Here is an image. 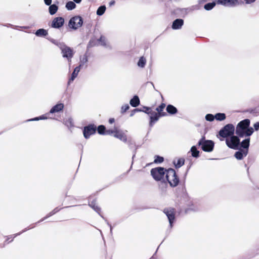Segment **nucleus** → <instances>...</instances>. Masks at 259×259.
I'll list each match as a JSON object with an SVG mask.
<instances>
[{
  "mask_svg": "<svg viewBox=\"0 0 259 259\" xmlns=\"http://www.w3.org/2000/svg\"><path fill=\"white\" fill-rule=\"evenodd\" d=\"M250 120L244 119L239 122L236 128V134L239 137H249L253 133V129L249 127Z\"/></svg>",
  "mask_w": 259,
  "mask_h": 259,
  "instance_id": "nucleus-1",
  "label": "nucleus"
},
{
  "mask_svg": "<svg viewBox=\"0 0 259 259\" xmlns=\"http://www.w3.org/2000/svg\"><path fill=\"white\" fill-rule=\"evenodd\" d=\"M59 48L61 51V53L63 58H66L67 60L69 65L70 66L71 62V59L73 57L74 52L72 49L67 46L65 44H58Z\"/></svg>",
  "mask_w": 259,
  "mask_h": 259,
  "instance_id": "nucleus-2",
  "label": "nucleus"
},
{
  "mask_svg": "<svg viewBox=\"0 0 259 259\" xmlns=\"http://www.w3.org/2000/svg\"><path fill=\"white\" fill-rule=\"evenodd\" d=\"M166 178L170 186L175 187L179 183V179L176 171L172 168H169L166 170Z\"/></svg>",
  "mask_w": 259,
  "mask_h": 259,
  "instance_id": "nucleus-3",
  "label": "nucleus"
},
{
  "mask_svg": "<svg viewBox=\"0 0 259 259\" xmlns=\"http://www.w3.org/2000/svg\"><path fill=\"white\" fill-rule=\"evenodd\" d=\"M235 127L232 124H228L224 126L219 132V136L222 138H227L233 135L234 133Z\"/></svg>",
  "mask_w": 259,
  "mask_h": 259,
  "instance_id": "nucleus-4",
  "label": "nucleus"
},
{
  "mask_svg": "<svg viewBox=\"0 0 259 259\" xmlns=\"http://www.w3.org/2000/svg\"><path fill=\"white\" fill-rule=\"evenodd\" d=\"M198 145L201 146L202 150L208 152H211L214 148L213 142L211 140H205L204 136L199 141Z\"/></svg>",
  "mask_w": 259,
  "mask_h": 259,
  "instance_id": "nucleus-5",
  "label": "nucleus"
},
{
  "mask_svg": "<svg viewBox=\"0 0 259 259\" xmlns=\"http://www.w3.org/2000/svg\"><path fill=\"white\" fill-rule=\"evenodd\" d=\"M226 143L228 147L231 149H240V139L239 137L233 135L226 139Z\"/></svg>",
  "mask_w": 259,
  "mask_h": 259,
  "instance_id": "nucleus-6",
  "label": "nucleus"
},
{
  "mask_svg": "<svg viewBox=\"0 0 259 259\" xmlns=\"http://www.w3.org/2000/svg\"><path fill=\"white\" fill-rule=\"evenodd\" d=\"M166 170L163 167H157L152 168L150 172L153 179L158 181L163 179L164 175L166 174Z\"/></svg>",
  "mask_w": 259,
  "mask_h": 259,
  "instance_id": "nucleus-7",
  "label": "nucleus"
},
{
  "mask_svg": "<svg viewBox=\"0 0 259 259\" xmlns=\"http://www.w3.org/2000/svg\"><path fill=\"white\" fill-rule=\"evenodd\" d=\"M83 24V19L79 16H75L72 17L69 21L68 26L71 29L76 30L82 26Z\"/></svg>",
  "mask_w": 259,
  "mask_h": 259,
  "instance_id": "nucleus-8",
  "label": "nucleus"
},
{
  "mask_svg": "<svg viewBox=\"0 0 259 259\" xmlns=\"http://www.w3.org/2000/svg\"><path fill=\"white\" fill-rule=\"evenodd\" d=\"M163 212L166 215L169 221L170 227L171 228L175 220V210L171 207L165 208Z\"/></svg>",
  "mask_w": 259,
  "mask_h": 259,
  "instance_id": "nucleus-9",
  "label": "nucleus"
},
{
  "mask_svg": "<svg viewBox=\"0 0 259 259\" xmlns=\"http://www.w3.org/2000/svg\"><path fill=\"white\" fill-rule=\"evenodd\" d=\"M96 131V126L94 124H90L84 127L83 134L85 139H88L90 137L94 134Z\"/></svg>",
  "mask_w": 259,
  "mask_h": 259,
  "instance_id": "nucleus-10",
  "label": "nucleus"
},
{
  "mask_svg": "<svg viewBox=\"0 0 259 259\" xmlns=\"http://www.w3.org/2000/svg\"><path fill=\"white\" fill-rule=\"evenodd\" d=\"M217 3L226 7H234L239 5V0H217Z\"/></svg>",
  "mask_w": 259,
  "mask_h": 259,
  "instance_id": "nucleus-11",
  "label": "nucleus"
},
{
  "mask_svg": "<svg viewBox=\"0 0 259 259\" xmlns=\"http://www.w3.org/2000/svg\"><path fill=\"white\" fill-rule=\"evenodd\" d=\"M64 19L62 17H57L53 19L51 27L54 28L59 29L63 26Z\"/></svg>",
  "mask_w": 259,
  "mask_h": 259,
  "instance_id": "nucleus-12",
  "label": "nucleus"
},
{
  "mask_svg": "<svg viewBox=\"0 0 259 259\" xmlns=\"http://www.w3.org/2000/svg\"><path fill=\"white\" fill-rule=\"evenodd\" d=\"M194 9L191 8H178L176 9L175 13L178 17H185L188 13Z\"/></svg>",
  "mask_w": 259,
  "mask_h": 259,
  "instance_id": "nucleus-13",
  "label": "nucleus"
},
{
  "mask_svg": "<svg viewBox=\"0 0 259 259\" xmlns=\"http://www.w3.org/2000/svg\"><path fill=\"white\" fill-rule=\"evenodd\" d=\"M184 25V20L182 19H177L172 22L171 28L174 30L180 29Z\"/></svg>",
  "mask_w": 259,
  "mask_h": 259,
  "instance_id": "nucleus-14",
  "label": "nucleus"
},
{
  "mask_svg": "<svg viewBox=\"0 0 259 259\" xmlns=\"http://www.w3.org/2000/svg\"><path fill=\"white\" fill-rule=\"evenodd\" d=\"M239 151L235 152V157L238 160H242L244 157L246 156L248 152L247 150L238 149Z\"/></svg>",
  "mask_w": 259,
  "mask_h": 259,
  "instance_id": "nucleus-15",
  "label": "nucleus"
},
{
  "mask_svg": "<svg viewBox=\"0 0 259 259\" xmlns=\"http://www.w3.org/2000/svg\"><path fill=\"white\" fill-rule=\"evenodd\" d=\"M150 114H151V115L150 117V123H149V125H150V126H152L153 125V124L155 122L158 121L159 117H161V116H160L159 114H158L157 113L155 112H152V111H151V112Z\"/></svg>",
  "mask_w": 259,
  "mask_h": 259,
  "instance_id": "nucleus-16",
  "label": "nucleus"
},
{
  "mask_svg": "<svg viewBox=\"0 0 259 259\" xmlns=\"http://www.w3.org/2000/svg\"><path fill=\"white\" fill-rule=\"evenodd\" d=\"M250 145V138H248L244 140H243L241 142H240V149L242 148L243 150H247V152H248V149Z\"/></svg>",
  "mask_w": 259,
  "mask_h": 259,
  "instance_id": "nucleus-17",
  "label": "nucleus"
},
{
  "mask_svg": "<svg viewBox=\"0 0 259 259\" xmlns=\"http://www.w3.org/2000/svg\"><path fill=\"white\" fill-rule=\"evenodd\" d=\"M64 108V104L62 103H59L53 106L50 111V113H54L59 112L62 111Z\"/></svg>",
  "mask_w": 259,
  "mask_h": 259,
  "instance_id": "nucleus-18",
  "label": "nucleus"
},
{
  "mask_svg": "<svg viewBox=\"0 0 259 259\" xmlns=\"http://www.w3.org/2000/svg\"><path fill=\"white\" fill-rule=\"evenodd\" d=\"M80 69V66H77L74 69L73 72L71 74V77L69 78L68 84H69L71 82L73 81L74 79L77 77L78 72Z\"/></svg>",
  "mask_w": 259,
  "mask_h": 259,
  "instance_id": "nucleus-19",
  "label": "nucleus"
},
{
  "mask_svg": "<svg viewBox=\"0 0 259 259\" xmlns=\"http://www.w3.org/2000/svg\"><path fill=\"white\" fill-rule=\"evenodd\" d=\"M61 208H59V207H56L52 211L49 212L45 217L41 219L40 221H39L38 222L36 223V224L41 222L44 221V220H45L46 219H47V218L52 216L53 215L55 214V213H56L57 212L61 210Z\"/></svg>",
  "mask_w": 259,
  "mask_h": 259,
  "instance_id": "nucleus-20",
  "label": "nucleus"
},
{
  "mask_svg": "<svg viewBox=\"0 0 259 259\" xmlns=\"http://www.w3.org/2000/svg\"><path fill=\"white\" fill-rule=\"evenodd\" d=\"M140 99L138 96H134L130 100V103L132 107H136L140 104Z\"/></svg>",
  "mask_w": 259,
  "mask_h": 259,
  "instance_id": "nucleus-21",
  "label": "nucleus"
},
{
  "mask_svg": "<svg viewBox=\"0 0 259 259\" xmlns=\"http://www.w3.org/2000/svg\"><path fill=\"white\" fill-rule=\"evenodd\" d=\"M165 107L164 103H161L158 107L156 108V110L157 111V113L161 116H164L166 115L165 112H162L164 108Z\"/></svg>",
  "mask_w": 259,
  "mask_h": 259,
  "instance_id": "nucleus-22",
  "label": "nucleus"
},
{
  "mask_svg": "<svg viewBox=\"0 0 259 259\" xmlns=\"http://www.w3.org/2000/svg\"><path fill=\"white\" fill-rule=\"evenodd\" d=\"M114 136L124 142L127 140L126 136L119 131H116L115 133L114 134Z\"/></svg>",
  "mask_w": 259,
  "mask_h": 259,
  "instance_id": "nucleus-23",
  "label": "nucleus"
},
{
  "mask_svg": "<svg viewBox=\"0 0 259 259\" xmlns=\"http://www.w3.org/2000/svg\"><path fill=\"white\" fill-rule=\"evenodd\" d=\"M58 10V6L56 4H53L49 6V12L51 15L55 14Z\"/></svg>",
  "mask_w": 259,
  "mask_h": 259,
  "instance_id": "nucleus-24",
  "label": "nucleus"
},
{
  "mask_svg": "<svg viewBox=\"0 0 259 259\" xmlns=\"http://www.w3.org/2000/svg\"><path fill=\"white\" fill-rule=\"evenodd\" d=\"M48 31L46 29H44L43 28L39 29L37 30L35 32V34L37 36L39 37H44L48 35Z\"/></svg>",
  "mask_w": 259,
  "mask_h": 259,
  "instance_id": "nucleus-25",
  "label": "nucleus"
},
{
  "mask_svg": "<svg viewBox=\"0 0 259 259\" xmlns=\"http://www.w3.org/2000/svg\"><path fill=\"white\" fill-rule=\"evenodd\" d=\"M166 111L170 114H175L178 112L177 109L172 105H168L166 107Z\"/></svg>",
  "mask_w": 259,
  "mask_h": 259,
  "instance_id": "nucleus-26",
  "label": "nucleus"
},
{
  "mask_svg": "<svg viewBox=\"0 0 259 259\" xmlns=\"http://www.w3.org/2000/svg\"><path fill=\"white\" fill-rule=\"evenodd\" d=\"M190 151L191 152V155L193 157L197 158L199 156V151L197 150L195 146H193L191 147Z\"/></svg>",
  "mask_w": 259,
  "mask_h": 259,
  "instance_id": "nucleus-27",
  "label": "nucleus"
},
{
  "mask_svg": "<svg viewBox=\"0 0 259 259\" xmlns=\"http://www.w3.org/2000/svg\"><path fill=\"white\" fill-rule=\"evenodd\" d=\"M89 205L91 207H92L95 211H96L98 214H99L102 218H103L100 214L101 209L96 204L95 201H92L89 203Z\"/></svg>",
  "mask_w": 259,
  "mask_h": 259,
  "instance_id": "nucleus-28",
  "label": "nucleus"
},
{
  "mask_svg": "<svg viewBox=\"0 0 259 259\" xmlns=\"http://www.w3.org/2000/svg\"><path fill=\"white\" fill-rule=\"evenodd\" d=\"M214 117L217 120L221 121L224 120L226 119V116L225 113H218L215 114Z\"/></svg>",
  "mask_w": 259,
  "mask_h": 259,
  "instance_id": "nucleus-29",
  "label": "nucleus"
},
{
  "mask_svg": "<svg viewBox=\"0 0 259 259\" xmlns=\"http://www.w3.org/2000/svg\"><path fill=\"white\" fill-rule=\"evenodd\" d=\"M185 159L183 158H180L178 159L177 161H174V164L176 168H180L184 164Z\"/></svg>",
  "mask_w": 259,
  "mask_h": 259,
  "instance_id": "nucleus-30",
  "label": "nucleus"
},
{
  "mask_svg": "<svg viewBox=\"0 0 259 259\" xmlns=\"http://www.w3.org/2000/svg\"><path fill=\"white\" fill-rule=\"evenodd\" d=\"M88 56L85 54L80 58V62L78 66H80V68H81V67H82L83 65L88 62Z\"/></svg>",
  "mask_w": 259,
  "mask_h": 259,
  "instance_id": "nucleus-31",
  "label": "nucleus"
},
{
  "mask_svg": "<svg viewBox=\"0 0 259 259\" xmlns=\"http://www.w3.org/2000/svg\"><path fill=\"white\" fill-rule=\"evenodd\" d=\"M106 9L105 5L101 6L99 7L96 12V14L98 16H102L104 14Z\"/></svg>",
  "mask_w": 259,
  "mask_h": 259,
  "instance_id": "nucleus-32",
  "label": "nucleus"
},
{
  "mask_svg": "<svg viewBox=\"0 0 259 259\" xmlns=\"http://www.w3.org/2000/svg\"><path fill=\"white\" fill-rule=\"evenodd\" d=\"M138 109V112H143L145 113H147L148 114H150L151 112V110L150 107H146V106H143L142 107L140 108H137Z\"/></svg>",
  "mask_w": 259,
  "mask_h": 259,
  "instance_id": "nucleus-33",
  "label": "nucleus"
},
{
  "mask_svg": "<svg viewBox=\"0 0 259 259\" xmlns=\"http://www.w3.org/2000/svg\"><path fill=\"white\" fill-rule=\"evenodd\" d=\"M65 7L68 10H72L75 8L76 5L74 2L69 1L66 4Z\"/></svg>",
  "mask_w": 259,
  "mask_h": 259,
  "instance_id": "nucleus-34",
  "label": "nucleus"
},
{
  "mask_svg": "<svg viewBox=\"0 0 259 259\" xmlns=\"http://www.w3.org/2000/svg\"><path fill=\"white\" fill-rule=\"evenodd\" d=\"M215 5L216 4L215 2L209 3L204 5V8L207 11H209L212 10Z\"/></svg>",
  "mask_w": 259,
  "mask_h": 259,
  "instance_id": "nucleus-35",
  "label": "nucleus"
},
{
  "mask_svg": "<svg viewBox=\"0 0 259 259\" xmlns=\"http://www.w3.org/2000/svg\"><path fill=\"white\" fill-rule=\"evenodd\" d=\"M146 63V59L144 57H141L138 62V65L140 67L143 68L145 66Z\"/></svg>",
  "mask_w": 259,
  "mask_h": 259,
  "instance_id": "nucleus-36",
  "label": "nucleus"
},
{
  "mask_svg": "<svg viewBox=\"0 0 259 259\" xmlns=\"http://www.w3.org/2000/svg\"><path fill=\"white\" fill-rule=\"evenodd\" d=\"M64 124L68 128H71L74 126L72 119L71 118H69L64 120Z\"/></svg>",
  "mask_w": 259,
  "mask_h": 259,
  "instance_id": "nucleus-37",
  "label": "nucleus"
},
{
  "mask_svg": "<svg viewBox=\"0 0 259 259\" xmlns=\"http://www.w3.org/2000/svg\"><path fill=\"white\" fill-rule=\"evenodd\" d=\"M105 127L104 125H100L98 127V132L100 135H104L105 133Z\"/></svg>",
  "mask_w": 259,
  "mask_h": 259,
  "instance_id": "nucleus-38",
  "label": "nucleus"
},
{
  "mask_svg": "<svg viewBox=\"0 0 259 259\" xmlns=\"http://www.w3.org/2000/svg\"><path fill=\"white\" fill-rule=\"evenodd\" d=\"M205 119L208 121H213L215 119L214 115L212 114H207L205 116Z\"/></svg>",
  "mask_w": 259,
  "mask_h": 259,
  "instance_id": "nucleus-39",
  "label": "nucleus"
},
{
  "mask_svg": "<svg viewBox=\"0 0 259 259\" xmlns=\"http://www.w3.org/2000/svg\"><path fill=\"white\" fill-rule=\"evenodd\" d=\"M47 118V117L45 115H43L40 116L39 117H35L32 119H29V120H28V121H37V120H39L46 119Z\"/></svg>",
  "mask_w": 259,
  "mask_h": 259,
  "instance_id": "nucleus-40",
  "label": "nucleus"
},
{
  "mask_svg": "<svg viewBox=\"0 0 259 259\" xmlns=\"http://www.w3.org/2000/svg\"><path fill=\"white\" fill-rule=\"evenodd\" d=\"M164 158L162 157H161L160 156H156L155 158L154 159V162L158 163H161L163 161Z\"/></svg>",
  "mask_w": 259,
  "mask_h": 259,
  "instance_id": "nucleus-41",
  "label": "nucleus"
},
{
  "mask_svg": "<svg viewBox=\"0 0 259 259\" xmlns=\"http://www.w3.org/2000/svg\"><path fill=\"white\" fill-rule=\"evenodd\" d=\"M130 108V106L128 104H125L123 105L121 108V113L122 114L125 113L128 109Z\"/></svg>",
  "mask_w": 259,
  "mask_h": 259,
  "instance_id": "nucleus-42",
  "label": "nucleus"
},
{
  "mask_svg": "<svg viewBox=\"0 0 259 259\" xmlns=\"http://www.w3.org/2000/svg\"><path fill=\"white\" fill-rule=\"evenodd\" d=\"M98 41L101 42V45L103 46H106V38L103 36H101L100 38L98 39Z\"/></svg>",
  "mask_w": 259,
  "mask_h": 259,
  "instance_id": "nucleus-43",
  "label": "nucleus"
},
{
  "mask_svg": "<svg viewBox=\"0 0 259 259\" xmlns=\"http://www.w3.org/2000/svg\"><path fill=\"white\" fill-rule=\"evenodd\" d=\"M34 226H32V227H30V228H25V229L24 230H23L22 232H20V233H17V234H14V237H13V238L16 237V236H17L18 235H20L21 233H23V232H25V231H26L28 230H29V229H30L33 228H34Z\"/></svg>",
  "mask_w": 259,
  "mask_h": 259,
  "instance_id": "nucleus-44",
  "label": "nucleus"
},
{
  "mask_svg": "<svg viewBox=\"0 0 259 259\" xmlns=\"http://www.w3.org/2000/svg\"><path fill=\"white\" fill-rule=\"evenodd\" d=\"M51 41L54 44L56 45V46H57L58 47H59V45L58 44H63L64 43H62V42H59L58 41H57V40L54 39H51Z\"/></svg>",
  "mask_w": 259,
  "mask_h": 259,
  "instance_id": "nucleus-45",
  "label": "nucleus"
},
{
  "mask_svg": "<svg viewBox=\"0 0 259 259\" xmlns=\"http://www.w3.org/2000/svg\"><path fill=\"white\" fill-rule=\"evenodd\" d=\"M116 131H114L113 130H106L105 131V134H106V135H111V134H112L113 133H115Z\"/></svg>",
  "mask_w": 259,
  "mask_h": 259,
  "instance_id": "nucleus-46",
  "label": "nucleus"
},
{
  "mask_svg": "<svg viewBox=\"0 0 259 259\" xmlns=\"http://www.w3.org/2000/svg\"><path fill=\"white\" fill-rule=\"evenodd\" d=\"M138 109L137 108L136 109H135L134 110H133L132 111H131V113L130 114V116L131 117H132L134 115V114L136 113V112H138Z\"/></svg>",
  "mask_w": 259,
  "mask_h": 259,
  "instance_id": "nucleus-47",
  "label": "nucleus"
},
{
  "mask_svg": "<svg viewBox=\"0 0 259 259\" xmlns=\"http://www.w3.org/2000/svg\"><path fill=\"white\" fill-rule=\"evenodd\" d=\"M253 127L255 131H258L259 129V121L254 124Z\"/></svg>",
  "mask_w": 259,
  "mask_h": 259,
  "instance_id": "nucleus-48",
  "label": "nucleus"
},
{
  "mask_svg": "<svg viewBox=\"0 0 259 259\" xmlns=\"http://www.w3.org/2000/svg\"><path fill=\"white\" fill-rule=\"evenodd\" d=\"M52 0H44V3L47 6H50L51 5Z\"/></svg>",
  "mask_w": 259,
  "mask_h": 259,
  "instance_id": "nucleus-49",
  "label": "nucleus"
},
{
  "mask_svg": "<svg viewBox=\"0 0 259 259\" xmlns=\"http://www.w3.org/2000/svg\"><path fill=\"white\" fill-rule=\"evenodd\" d=\"M247 4H250L254 3L256 0H244Z\"/></svg>",
  "mask_w": 259,
  "mask_h": 259,
  "instance_id": "nucleus-50",
  "label": "nucleus"
},
{
  "mask_svg": "<svg viewBox=\"0 0 259 259\" xmlns=\"http://www.w3.org/2000/svg\"><path fill=\"white\" fill-rule=\"evenodd\" d=\"M107 224L110 227V233L112 234L113 228H112L111 225L108 222H107Z\"/></svg>",
  "mask_w": 259,
  "mask_h": 259,
  "instance_id": "nucleus-51",
  "label": "nucleus"
},
{
  "mask_svg": "<svg viewBox=\"0 0 259 259\" xmlns=\"http://www.w3.org/2000/svg\"><path fill=\"white\" fill-rule=\"evenodd\" d=\"M115 2L114 1H111L109 2V5L110 7H112V6L115 5Z\"/></svg>",
  "mask_w": 259,
  "mask_h": 259,
  "instance_id": "nucleus-52",
  "label": "nucleus"
},
{
  "mask_svg": "<svg viewBox=\"0 0 259 259\" xmlns=\"http://www.w3.org/2000/svg\"><path fill=\"white\" fill-rule=\"evenodd\" d=\"M114 121H115V120H114V118H110L109 120V122L110 124L113 123V122H114Z\"/></svg>",
  "mask_w": 259,
  "mask_h": 259,
  "instance_id": "nucleus-53",
  "label": "nucleus"
},
{
  "mask_svg": "<svg viewBox=\"0 0 259 259\" xmlns=\"http://www.w3.org/2000/svg\"><path fill=\"white\" fill-rule=\"evenodd\" d=\"M77 4H79L81 2V0H73Z\"/></svg>",
  "mask_w": 259,
  "mask_h": 259,
  "instance_id": "nucleus-54",
  "label": "nucleus"
},
{
  "mask_svg": "<svg viewBox=\"0 0 259 259\" xmlns=\"http://www.w3.org/2000/svg\"><path fill=\"white\" fill-rule=\"evenodd\" d=\"M13 237H14V236H13V237H12V236H11L10 237H8V239H9V240H10V238H12V240L10 241H12L13 240V239L14 238H13Z\"/></svg>",
  "mask_w": 259,
  "mask_h": 259,
  "instance_id": "nucleus-55",
  "label": "nucleus"
},
{
  "mask_svg": "<svg viewBox=\"0 0 259 259\" xmlns=\"http://www.w3.org/2000/svg\"><path fill=\"white\" fill-rule=\"evenodd\" d=\"M254 110H255L251 109V110H249V112L250 113H254L255 112Z\"/></svg>",
  "mask_w": 259,
  "mask_h": 259,
  "instance_id": "nucleus-56",
  "label": "nucleus"
},
{
  "mask_svg": "<svg viewBox=\"0 0 259 259\" xmlns=\"http://www.w3.org/2000/svg\"><path fill=\"white\" fill-rule=\"evenodd\" d=\"M132 144L131 143V145H130V147H131V148H132Z\"/></svg>",
  "mask_w": 259,
  "mask_h": 259,
  "instance_id": "nucleus-57",
  "label": "nucleus"
},
{
  "mask_svg": "<svg viewBox=\"0 0 259 259\" xmlns=\"http://www.w3.org/2000/svg\"><path fill=\"white\" fill-rule=\"evenodd\" d=\"M135 156V154L133 155V158H134V157Z\"/></svg>",
  "mask_w": 259,
  "mask_h": 259,
  "instance_id": "nucleus-58",
  "label": "nucleus"
}]
</instances>
